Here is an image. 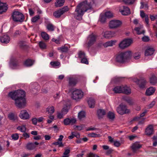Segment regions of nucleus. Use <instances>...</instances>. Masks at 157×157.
I'll return each mask as SVG.
<instances>
[{
	"mask_svg": "<svg viewBox=\"0 0 157 157\" xmlns=\"http://www.w3.org/2000/svg\"><path fill=\"white\" fill-rule=\"evenodd\" d=\"M78 57L81 58L82 59L86 57L85 54L83 51H80L78 52Z\"/></svg>",
	"mask_w": 157,
	"mask_h": 157,
	"instance_id": "nucleus-47",
	"label": "nucleus"
},
{
	"mask_svg": "<svg viewBox=\"0 0 157 157\" xmlns=\"http://www.w3.org/2000/svg\"><path fill=\"white\" fill-rule=\"evenodd\" d=\"M85 112L84 111H81L78 113V118L80 120H81L85 117Z\"/></svg>",
	"mask_w": 157,
	"mask_h": 157,
	"instance_id": "nucleus-37",
	"label": "nucleus"
},
{
	"mask_svg": "<svg viewBox=\"0 0 157 157\" xmlns=\"http://www.w3.org/2000/svg\"><path fill=\"white\" fill-rule=\"evenodd\" d=\"M39 45L40 48L42 49H45L46 47L45 44L42 41H40L39 43Z\"/></svg>",
	"mask_w": 157,
	"mask_h": 157,
	"instance_id": "nucleus-44",
	"label": "nucleus"
},
{
	"mask_svg": "<svg viewBox=\"0 0 157 157\" xmlns=\"http://www.w3.org/2000/svg\"><path fill=\"white\" fill-rule=\"evenodd\" d=\"M155 101H153L151 102L148 105V107L149 108H152L155 104Z\"/></svg>",
	"mask_w": 157,
	"mask_h": 157,
	"instance_id": "nucleus-63",
	"label": "nucleus"
},
{
	"mask_svg": "<svg viewBox=\"0 0 157 157\" xmlns=\"http://www.w3.org/2000/svg\"><path fill=\"white\" fill-rule=\"evenodd\" d=\"M124 99L125 101L127 103L129 104L130 105H132L133 104V102L132 99L129 97H124Z\"/></svg>",
	"mask_w": 157,
	"mask_h": 157,
	"instance_id": "nucleus-40",
	"label": "nucleus"
},
{
	"mask_svg": "<svg viewBox=\"0 0 157 157\" xmlns=\"http://www.w3.org/2000/svg\"><path fill=\"white\" fill-rule=\"evenodd\" d=\"M107 117L109 119L113 120L115 118V114L113 113L109 112L108 114Z\"/></svg>",
	"mask_w": 157,
	"mask_h": 157,
	"instance_id": "nucleus-45",
	"label": "nucleus"
},
{
	"mask_svg": "<svg viewBox=\"0 0 157 157\" xmlns=\"http://www.w3.org/2000/svg\"><path fill=\"white\" fill-rule=\"evenodd\" d=\"M116 42L115 40H111L106 42L103 44L104 47H107L108 46H112L114 45Z\"/></svg>",
	"mask_w": 157,
	"mask_h": 157,
	"instance_id": "nucleus-28",
	"label": "nucleus"
},
{
	"mask_svg": "<svg viewBox=\"0 0 157 157\" xmlns=\"http://www.w3.org/2000/svg\"><path fill=\"white\" fill-rule=\"evenodd\" d=\"M154 127L152 124L148 125L145 129V133L146 135L150 136L154 133Z\"/></svg>",
	"mask_w": 157,
	"mask_h": 157,
	"instance_id": "nucleus-13",
	"label": "nucleus"
},
{
	"mask_svg": "<svg viewBox=\"0 0 157 157\" xmlns=\"http://www.w3.org/2000/svg\"><path fill=\"white\" fill-rule=\"evenodd\" d=\"M8 118L10 120L14 121L17 119V116L13 113H9L8 116Z\"/></svg>",
	"mask_w": 157,
	"mask_h": 157,
	"instance_id": "nucleus-32",
	"label": "nucleus"
},
{
	"mask_svg": "<svg viewBox=\"0 0 157 157\" xmlns=\"http://www.w3.org/2000/svg\"><path fill=\"white\" fill-rule=\"evenodd\" d=\"M113 90L115 93H123L127 94H130L131 92L129 88L123 86H116L113 89Z\"/></svg>",
	"mask_w": 157,
	"mask_h": 157,
	"instance_id": "nucleus-3",
	"label": "nucleus"
},
{
	"mask_svg": "<svg viewBox=\"0 0 157 157\" xmlns=\"http://www.w3.org/2000/svg\"><path fill=\"white\" fill-rule=\"evenodd\" d=\"M89 136L92 137H99L100 135L99 134H97L96 133H92L89 134Z\"/></svg>",
	"mask_w": 157,
	"mask_h": 157,
	"instance_id": "nucleus-56",
	"label": "nucleus"
},
{
	"mask_svg": "<svg viewBox=\"0 0 157 157\" xmlns=\"http://www.w3.org/2000/svg\"><path fill=\"white\" fill-rule=\"evenodd\" d=\"M19 116L21 119L25 120L28 119L30 118L29 115L25 109L21 111Z\"/></svg>",
	"mask_w": 157,
	"mask_h": 157,
	"instance_id": "nucleus-12",
	"label": "nucleus"
},
{
	"mask_svg": "<svg viewBox=\"0 0 157 157\" xmlns=\"http://www.w3.org/2000/svg\"><path fill=\"white\" fill-rule=\"evenodd\" d=\"M114 145L116 147H119L121 144L120 142L118 141H115L114 142Z\"/></svg>",
	"mask_w": 157,
	"mask_h": 157,
	"instance_id": "nucleus-58",
	"label": "nucleus"
},
{
	"mask_svg": "<svg viewBox=\"0 0 157 157\" xmlns=\"http://www.w3.org/2000/svg\"><path fill=\"white\" fill-rule=\"evenodd\" d=\"M140 55L139 52L136 53L134 54L133 57L136 59H139L140 57Z\"/></svg>",
	"mask_w": 157,
	"mask_h": 157,
	"instance_id": "nucleus-54",
	"label": "nucleus"
},
{
	"mask_svg": "<svg viewBox=\"0 0 157 157\" xmlns=\"http://www.w3.org/2000/svg\"><path fill=\"white\" fill-rule=\"evenodd\" d=\"M70 48V46H66L65 45H64L61 47L58 48L57 49L61 52L66 53L68 51Z\"/></svg>",
	"mask_w": 157,
	"mask_h": 157,
	"instance_id": "nucleus-21",
	"label": "nucleus"
},
{
	"mask_svg": "<svg viewBox=\"0 0 157 157\" xmlns=\"http://www.w3.org/2000/svg\"><path fill=\"white\" fill-rule=\"evenodd\" d=\"M97 38V35L93 33L89 35L88 36L86 41V44L87 47L89 48L95 43Z\"/></svg>",
	"mask_w": 157,
	"mask_h": 157,
	"instance_id": "nucleus-5",
	"label": "nucleus"
},
{
	"mask_svg": "<svg viewBox=\"0 0 157 157\" xmlns=\"http://www.w3.org/2000/svg\"><path fill=\"white\" fill-rule=\"evenodd\" d=\"M9 96L15 100V104L19 108H24L25 106V92L22 90H17L9 93Z\"/></svg>",
	"mask_w": 157,
	"mask_h": 157,
	"instance_id": "nucleus-2",
	"label": "nucleus"
},
{
	"mask_svg": "<svg viewBox=\"0 0 157 157\" xmlns=\"http://www.w3.org/2000/svg\"><path fill=\"white\" fill-rule=\"evenodd\" d=\"M69 105H66L64 107L61 111V112L63 114L65 115L68 113V107Z\"/></svg>",
	"mask_w": 157,
	"mask_h": 157,
	"instance_id": "nucleus-38",
	"label": "nucleus"
},
{
	"mask_svg": "<svg viewBox=\"0 0 157 157\" xmlns=\"http://www.w3.org/2000/svg\"><path fill=\"white\" fill-rule=\"evenodd\" d=\"M39 144V143L37 142H35L34 143H30L27 144L26 147L29 150H33L35 149Z\"/></svg>",
	"mask_w": 157,
	"mask_h": 157,
	"instance_id": "nucleus-16",
	"label": "nucleus"
},
{
	"mask_svg": "<svg viewBox=\"0 0 157 157\" xmlns=\"http://www.w3.org/2000/svg\"><path fill=\"white\" fill-rule=\"evenodd\" d=\"M34 62L33 60L28 59L25 61L24 65L27 67L31 66L33 64Z\"/></svg>",
	"mask_w": 157,
	"mask_h": 157,
	"instance_id": "nucleus-31",
	"label": "nucleus"
},
{
	"mask_svg": "<svg viewBox=\"0 0 157 157\" xmlns=\"http://www.w3.org/2000/svg\"><path fill=\"white\" fill-rule=\"evenodd\" d=\"M22 136L24 137L25 139L28 138L29 137V135L26 132H24Z\"/></svg>",
	"mask_w": 157,
	"mask_h": 157,
	"instance_id": "nucleus-62",
	"label": "nucleus"
},
{
	"mask_svg": "<svg viewBox=\"0 0 157 157\" xmlns=\"http://www.w3.org/2000/svg\"><path fill=\"white\" fill-rule=\"evenodd\" d=\"M141 6H140V9L144 8L145 10H147L148 9V5L143 2H141Z\"/></svg>",
	"mask_w": 157,
	"mask_h": 157,
	"instance_id": "nucleus-46",
	"label": "nucleus"
},
{
	"mask_svg": "<svg viewBox=\"0 0 157 157\" xmlns=\"http://www.w3.org/2000/svg\"><path fill=\"white\" fill-rule=\"evenodd\" d=\"M17 129L22 132H25L26 130V128L25 125L19 126L17 127Z\"/></svg>",
	"mask_w": 157,
	"mask_h": 157,
	"instance_id": "nucleus-42",
	"label": "nucleus"
},
{
	"mask_svg": "<svg viewBox=\"0 0 157 157\" xmlns=\"http://www.w3.org/2000/svg\"><path fill=\"white\" fill-rule=\"evenodd\" d=\"M134 81L139 85L140 88H144L146 85V80L144 78L140 79H136L134 80Z\"/></svg>",
	"mask_w": 157,
	"mask_h": 157,
	"instance_id": "nucleus-14",
	"label": "nucleus"
},
{
	"mask_svg": "<svg viewBox=\"0 0 157 157\" xmlns=\"http://www.w3.org/2000/svg\"><path fill=\"white\" fill-rule=\"evenodd\" d=\"M123 55L122 52L118 54L116 58V61L120 63H123L125 62L126 60Z\"/></svg>",
	"mask_w": 157,
	"mask_h": 157,
	"instance_id": "nucleus-15",
	"label": "nucleus"
},
{
	"mask_svg": "<svg viewBox=\"0 0 157 157\" xmlns=\"http://www.w3.org/2000/svg\"><path fill=\"white\" fill-rule=\"evenodd\" d=\"M83 96V93L81 90H76L73 91L71 97L73 99L78 101L82 98Z\"/></svg>",
	"mask_w": 157,
	"mask_h": 157,
	"instance_id": "nucleus-6",
	"label": "nucleus"
},
{
	"mask_svg": "<svg viewBox=\"0 0 157 157\" xmlns=\"http://www.w3.org/2000/svg\"><path fill=\"white\" fill-rule=\"evenodd\" d=\"M122 54L125 58L126 60L128 58H129L131 56L132 52L130 51H128L124 52H122Z\"/></svg>",
	"mask_w": 157,
	"mask_h": 157,
	"instance_id": "nucleus-34",
	"label": "nucleus"
},
{
	"mask_svg": "<svg viewBox=\"0 0 157 157\" xmlns=\"http://www.w3.org/2000/svg\"><path fill=\"white\" fill-rule=\"evenodd\" d=\"M143 26H140L139 27H137L135 28V30L136 31L138 34L140 35L142 34H144L145 31L144 30H141V29L143 28Z\"/></svg>",
	"mask_w": 157,
	"mask_h": 157,
	"instance_id": "nucleus-27",
	"label": "nucleus"
},
{
	"mask_svg": "<svg viewBox=\"0 0 157 157\" xmlns=\"http://www.w3.org/2000/svg\"><path fill=\"white\" fill-rule=\"evenodd\" d=\"M42 38L45 40H47L49 39L48 35L45 32H42L41 33Z\"/></svg>",
	"mask_w": 157,
	"mask_h": 157,
	"instance_id": "nucleus-39",
	"label": "nucleus"
},
{
	"mask_svg": "<svg viewBox=\"0 0 157 157\" xmlns=\"http://www.w3.org/2000/svg\"><path fill=\"white\" fill-rule=\"evenodd\" d=\"M52 67L54 68H58L60 67V63L58 61H52L50 63Z\"/></svg>",
	"mask_w": 157,
	"mask_h": 157,
	"instance_id": "nucleus-29",
	"label": "nucleus"
},
{
	"mask_svg": "<svg viewBox=\"0 0 157 157\" xmlns=\"http://www.w3.org/2000/svg\"><path fill=\"white\" fill-rule=\"evenodd\" d=\"M46 28L48 30L50 31H53L55 30V27L52 24L49 23L47 24Z\"/></svg>",
	"mask_w": 157,
	"mask_h": 157,
	"instance_id": "nucleus-36",
	"label": "nucleus"
},
{
	"mask_svg": "<svg viewBox=\"0 0 157 157\" xmlns=\"http://www.w3.org/2000/svg\"><path fill=\"white\" fill-rule=\"evenodd\" d=\"M11 137L12 139L14 140H17L18 139L19 136L18 134L16 133L12 134Z\"/></svg>",
	"mask_w": 157,
	"mask_h": 157,
	"instance_id": "nucleus-51",
	"label": "nucleus"
},
{
	"mask_svg": "<svg viewBox=\"0 0 157 157\" xmlns=\"http://www.w3.org/2000/svg\"><path fill=\"white\" fill-rule=\"evenodd\" d=\"M52 41L55 42L57 44H60V39H56L55 38H53L52 39Z\"/></svg>",
	"mask_w": 157,
	"mask_h": 157,
	"instance_id": "nucleus-59",
	"label": "nucleus"
},
{
	"mask_svg": "<svg viewBox=\"0 0 157 157\" xmlns=\"http://www.w3.org/2000/svg\"><path fill=\"white\" fill-rule=\"evenodd\" d=\"M140 15L142 18H143L146 16L147 15H146L143 10H141L140 12Z\"/></svg>",
	"mask_w": 157,
	"mask_h": 157,
	"instance_id": "nucleus-64",
	"label": "nucleus"
},
{
	"mask_svg": "<svg viewBox=\"0 0 157 157\" xmlns=\"http://www.w3.org/2000/svg\"><path fill=\"white\" fill-rule=\"evenodd\" d=\"M0 40L2 43L7 44L10 41V38L8 35H4L0 37Z\"/></svg>",
	"mask_w": 157,
	"mask_h": 157,
	"instance_id": "nucleus-18",
	"label": "nucleus"
},
{
	"mask_svg": "<svg viewBox=\"0 0 157 157\" xmlns=\"http://www.w3.org/2000/svg\"><path fill=\"white\" fill-rule=\"evenodd\" d=\"M70 152V150L69 149H65L64 152L63 153V155L64 156H63L62 157H67L66 155L68 154Z\"/></svg>",
	"mask_w": 157,
	"mask_h": 157,
	"instance_id": "nucleus-57",
	"label": "nucleus"
},
{
	"mask_svg": "<svg viewBox=\"0 0 157 157\" xmlns=\"http://www.w3.org/2000/svg\"><path fill=\"white\" fill-rule=\"evenodd\" d=\"M88 103L90 108H93L94 107L95 101L94 99L90 98L88 101Z\"/></svg>",
	"mask_w": 157,
	"mask_h": 157,
	"instance_id": "nucleus-24",
	"label": "nucleus"
},
{
	"mask_svg": "<svg viewBox=\"0 0 157 157\" xmlns=\"http://www.w3.org/2000/svg\"><path fill=\"white\" fill-rule=\"evenodd\" d=\"M155 91V89L153 87H150L147 89L146 92L147 95L150 96L152 95Z\"/></svg>",
	"mask_w": 157,
	"mask_h": 157,
	"instance_id": "nucleus-25",
	"label": "nucleus"
},
{
	"mask_svg": "<svg viewBox=\"0 0 157 157\" xmlns=\"http://www.w3.org/2000/svg\"><path fill=\"white\" fill-rule=\"evenodd\" d=\"M115 34L113 32L106 31L104 33L103 36L105 38H109L115 36Z\"/></svg>",
	"mask_w": 157,
	"mask_h": 157,
	"instance_id": "nucleus-20",
	"label": "nucleus"
},
{
	"mask_svg": "<svg viewBox=\"0 0 157 157\" xmlns=\"http://www.w3.org/2000/svg\"><path fill=\"white\" fill-rule=\"evenodd\" d=\"M81 62L82 63L86 64H88L89 63L86 57L81 59Z\"/></svg>",
	"mask_w": 157,
	"mask_h": 157,
	"instance_id": "nucleus-52",
	"label": "nucleus"
},
{
	"mask_svg": "<svg viewBox=\"0 0 157 157\" xmlns=\"http://www.w3.org/2000/svg\"><path fill=\"white\" fill-rule=\"evenodd\" d=\"M105 15L106 18H110L113 17V13L110 11L106 12L105 13Z\"/></svg>",
	"mask_w": 157,
	"mask_h": 157,
	"instance_id": "nucleus-49",
	"label": "nucleus"
},
{
	"mask_svg": "<svg viewBox=\"0 0 157 157\" xmlns=\"http://www.w3.org/2000/svg\"><path fill=\"white\" fill-rule=\"evenodd\" d=\"M53 144L55 145H59V147H62L63 145L62 142L57 141L53 143Z\"/></svg>",
	"mask_w": 157,
	"mask_h": 157,
	"instance_id": "nucleus-53",
	"label": "nucleus"
},
{
	"mask_svg": "<svg viewBox=\"0 0 157 157\" xmlns=\"http://www.w3.org/2000/svg\"><path fill=\"white\" fill-rule=\"evenodd\" d=\"M142 145L140 144L139 142H136L132 144V149L134 152H135L137 150L140 148Z\"/></svg>",
	"mask_w": 157,
	"mask_h": 157,
	"instance_id": "nucleus-19",
	"label": "nucleus"
},
{
	"mask_svg": "<svg viewBox=\"0 0 157 157\" xmlns=\"http://www.w3.org/2000/svg\"><path fill=\"white\" fill-rule=\"evenodd\" d=\"M69 10L67 6L63 7V8L57 10L53 12V15L56 18H59L64 13L68 11Z\"/></svg>",
	"mask_w": 157,
	"mask_h": 157,
	"instance_id": "nucleus-7",
	"label": "nucleus"
},
{
	"mask_svg": "<svg viewBox=\"0 0 157 157\" xmlns=\"http://www.w3.org/2000/svg\"><path fill=\"white\" fill-rule=\"evenodd\" d=\"M106 17L105 15H101L99 18L100 21L102 23H104L105 22Z\"/></svg>",
	"mask_w": 157,
	"mask_h": 157,
	"instance_id": "nucleus-48",
	"label": "nucleus"
},
{
	"mask_svg": "<svg viewBox=\"0 0 157 157\" xmlns=\"http://www.w3.org/2000/svg\"><path fill=\"white\" fill-rule=\"evenodd\" d=\"M77 79L75 78L70 77L69 78V85L71 86H74L77 83Z\"/></svg>",
	"mask_w": 157,
	"mask_h": 157,
	"instance_id": "nucleus-22",
	"label": "nucleus"
},
{
	"mask_svg": "<svg viewBox=\"0 0 157 157\" xmlns=\"http://www.w3.org/2000/svg\"><path fill=\"white\" fill-rule=\"evenodd\" d=\"M64 0H56L55 3L56 7H60L63 5L64 2Z\"/></svg>",
	"mask_w": 157,
	"mask_h": 157,
	"instance_id": "nucleus-30",
	"label": "nucleus"
},
{
	"mask_svg": "<svg viewBox=\"0 0 157 157\" xmlns=\"http://www.w3.org/2000/svg\"><path fill=\"white\" fill-rule=\"evenodd\" d=\"M105 114V112L104 110L99 109L97 111L98 116L99 118H102Z\"/></svg>",
	"mask_w": 157,
	"mask_h": 157,
	"instance_id": "nucleus-26",
	"label": "nucleus"
},
{
	"mask_svg": "<svg viewBox=\"0 0 157 157\" xmlns=\"http://www.w3.org/2000/svg\"><path fill=\"white\" fill-rule=\"evenodd\" d=\"M40 18L39 15L33 17L31 19V21L33 23H35Z\"/></svg>",
	"mask_w": 157,
	"mask_h": 157,
	"instance_id": "nucleus-50",
	"label": "nucleus"
},
{
	"mask_svg": "<svg viewBox=\"0 0 157 157\" xmlns=\"http://www.w3.org/2000/svg\"><path fill=\"white\" fill-rule=\"evenodd\" d=\"M117 112L121 115L128 113L130 112V110L127 109L125 105L121 104L117 109Z\"/></svg>",
	"mask_w": 157,
	"mask_h": 157,
	"instance_id": "nucleus-9",
	"label": "nucleus"
},
{
	"mask_svg": "<svg viewBox=\"0 0 157 157\" xmlns=\"http://www.w3.org/2000/svg\"><path fill=\"white\" fill-rule=\"evenodd\" d=\"M133 40L132 39H125L120 43L119 47L121 49H124L130 46Z\"/></svg>",
	"mask_w": 157,
	"mask_h": 157,
	"instance_id": "nucleus-8",
	"label": "nucleus"
},
{
	"mask_svg": "<svg viewBox=\"0 0 157 157\" xmlns=\"http://www.w3.org/2000/svg\"><path fill=\"white\" fill-rule=\"evenodd\" d=\"M150 82L153 85H154L157 82V78L154 75H152L150 78Z\"/></svg>",
	"mask_w": 157,
	"mask_h": 157,
	"instance_id": "nucleus-33",
	"label": "nucleus"
},
{
	"mask_svg": "<svg viewBox=\"0 0 157 157\" xmlns=\"http://www.w3.org/2000/svg\"><path fill=\"white\" fill-rule=\"evenodd\" d=\"M12 17L13 21L16 22H22L24 20V17L23 14L19 11H14L13 13Z\"/></svg>",
	"mask_w": 157,
	"mask_h": 157,
	"instance_id": "nucleus-4",
	"label": "nucleus"
},
{
	"mask_svg": "<svg viewBox=\"0 0 157 157\" xmlns=\"http://www.w3.org/2000/svg\"><path fill=\"white\" fill-rule=\"evenodd\" d=\"M119 10L123 15H128L130 13V10L127 6H121L119 7Z\"/></svg>",
	"mask_w": 157,
	"mask_h": 157,
	"instance_id": "nucleus-11",
	"label": "nucleus"
},
{
	"mask_svg": "<svg viewBox=\"0 0 157 157\" xmlns=\"http://www.w3.org/2000/svg\"><path fill=\"white\" fill-rule=\"evenodd\" d=\"M121 24V21L119 20H113L110 21L109 26L111 28H116L120 27Z\"/></svg>",
	"mask_w": 157,
	"mask_h": 157,
	"instance_id": "nucleus-10",
	"label": "nucleus"
},
{
	"mask_svg": "<svg viewBox=\"0 0 157 157\" xmlns=\"http://www.w3.org/2000/svg\"><path fill=\"white\" fill-rule=\"evenodd\" d=\"M152 139L153 142V146H156L157 145V136H154Z\"/></svg>",
	"mask_w": 157,
	"mask_h": 157,
	"instance_id": "nucleus-43",
	"label": "nucleus"
},
{
	"mask_svg": "<svg viewBox=\"0 0 157 157\" xmlns=\"http://www.w3.org/2000/svg\"><path fill=\"white\" fill-rule=\"evenodd\" d=\"M76 120L74 118L69 119L67 118L65 119L63 121V123L65 125H68L70 124H73L76 122Z\"/></svg>",
	"mask_w": 157,
	"mask_h": 157,
	"instance_id": "nucleus-17",
	"label": "nucleus"
},
{
	"mask_svg": "<svg viewBox=\"0 0 157 157\" xmlns=\"http://www.w3.org/2000/svg\"><path fill=\"white\" fill-rule=\"evenodd\" d=\"M10 66L13 69L17 68L19 66V64L17 62H12L10 63Z\"/></svg>",
	"mask_w": 157,
	"mask_h": 157,
	"instance_id": "nucleus-41",
	"label": "nucleus"
},
{
	"mask_svg": "<svg viewBox=\"0 0 157 157\" xmlns=\"http://www.w3.org/2000/svg\"><path fill=\"white\" fill-rule=\"evenodd\" d=\"M65 115L61 112L57 113V117L59 119L63 118V116Z\"/></svg>",
	"mask_w": 157,
	"mask_h": 157,
	"instance_id": "nucleus-55",
	"label": "nucleus"
},
{
	"mask_svg": "<svg viewBox=\"0 0 157 157\" xmlns=\"http://www.w3.org/2000/svg\"><path fill=\"white\" fill-rule=\"evenodd\" d=\"M142 40L143 41L147 42L149 40V38L148 36H144L142 37Z\"/></svg>",
	"mask_w": 157,
	"mask_h": 157,
	"instance_id": "nucleus-60",
	"label": "nucleus"
},
{
	"mask_svg": "<svg viewBox=\"0 0 157 157\" xmlns=\"http://www.w3.org/2000/svg\"><path fill=\"white\" fill-rule=\"evenodd\" d=\"M154 51L153 48H148L145 51V55L146 56H151L153 54Z\"/></svg>",
	"mask_w": 157,
	"mask_h": 157,
	"instance_id": "nucleus-23",
	"label": "nucleus"
},
{
	"mask_svg": "<svg viewBox=\"0 0 157 157\" xmlns=\"http://www.w3.org/2000/svg\"><path fill=\"white\" fill-rule=\"evenodd\" d=\"M32 121L33 124L34 125H36L38 122L37 118H33L32 119Z\"/></svg>",
	"mask_w": 157,
	"mask_h": 157,
	"instance_id": "nucleus-61",
	"label": "nucleus"
},
{
	"mask_svg": "<svg viewBox=\"0 0 157 157\" xmlns=\"http://www.w3.org/2000/svg\"><path fill=\"white\" fill-rule=\"evenodd\" d=\"M54 111V107L53 106H49L47 109V111L48 112V113L49 114L53 113Z\"/></svg>",
	"mask_w": 157,
	"mask_h": 157,
	"instance_id": "nucleus-35",
	"label": "nucleus"
},
{
	"mask_svg": "<svg viewBox=\"0 0 157 157\" xmlns=\"http://www.w3.org/2000/svg\"><path fill=\"white\" fill-rule=\"evenodd\" d=\"M95 6L94 0H85L79 3L76 7L74 12L72 13L74 17L76 19L81 20L85 13L91 10Z\"/></svg>",
	"mask_w": 157,
	"mask_h": 157,
	"instance_id": "nucleus-1",
	"label": "nucleus"
}]
</instances>
